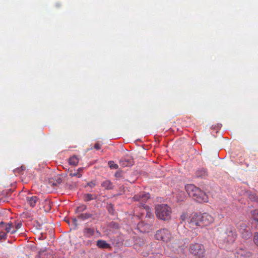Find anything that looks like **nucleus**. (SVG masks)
Here are the masks:
<instances>
[{"instance_id":"obj_1","label":"nucleus","mask_w":258,"mask_h":258,"mask_svg":"<svg viewBox=\"0 0 258 258\" xmlns=\"http://www.w3.org/2000/svg\"><path fill=\"white\" fill-rule=\"evenodd\" d=\"M149 198V194L148 193H146L145 192H140L139 194L135 195L134 197L133 198V199L135 201H138L140 202L139 206L140 208H143L147 210L146 218L147 219V220L150 223L145 224V226H146L147 228H149L151 226V224L154 220L153 214L149 211V207L145 205V203Z\"/></svg>"},{"instance_id":"obj_2","label":"nucleus","mask_w":258,"mask_h":258,"mask_svg":"<svg viewBox=\"0 0 258 258\" xmlns=\"http://www.w3.org/2000/svg\"><path fill=\"white\" fill-rule=\"evenodd\" d=\"M185 189L188 195L193 197L198 202H208V198L206 193L194 184H187L185 185Z\"/></svg>"},{"instance_id":"obj_3","label":"nucleus","mask_w":258,"mask_h":258,"mask_svg":"<svg viewBox=\"0 0 258 258\" xmlns=\"http://www.w3.org/2000/svg\"><path fill=\"white\" fill-rule=\"evenodd\" d=\"M171 209L166 204L158 205L155 208L156 216L161 220L167 221L171 218Z\"/></svg>"},{"instance_id":"obj_4","label":"nucleus","mask_w":258,"mask_h":258,"mask_svg":"<svg viewBox=\"0 0 258 258\" xmlns=\"http://www.w3.org/2000/svg\"><path fill=\"white\" fill-rule=\"evenodd\" d=\"M237 237L235 229L232 227H227L222 234L221 238L227 244L233 243Z\"/></svg>"},{"instance_id":"obj_5","label":"nucleus","mask_w":258,"mask_h":258,"mask_svg":"<svg viewBox=\"0 0 258 258\" xmlns=\"http://www.w3.org/2000/svg\"><path fill=\"white\" fill-rule=\"evenodd\" d=\"M155 238L158 240L168 243L172 239V236L170 231L166 228H163L156 231Z\"/></svg>"},{"instance_id":"obj_6","label":"nucleus","mask_w":258,"mask_h":258,"mask_svg":"<svg viewBox=\"0 0 258 258\" xmlns=\"http://www.w3.org/2000/svg\"><path fill=\"white\" fill-rule=\"evenodd\" d=\"M189 251L193 255L198 257H204L205 253L204 245L198 243L190 244Z\"/></svg>"},{"instance_id":"obj_7","label":"nucleus","mask_w":258,"mask_h":258,"mask_svg":"<svg viewBox=\"0 0 258 258\" xmlns=\"http://www.w3.org/2000/svg\"><path fill=\"white\" fill-rule=\"evenodd\" d=\"M188 224L190 228L196 229L198 227H201V223L200 213H194L187 220Z\"/></svg>"},{"instance_id":"obj_8","label":"nucleus","mask_w":258,"mask_h":258,"mask_svg":"<svg viewBox=\"0 0 258 258\" xmlns=\"http://www.w3.org/2000/svg\"><path fill=\"white\" fill-rule=\"evenodd\" d=\"M200 216L201 227L208 226L212 224L214 221L213 217L207 213H204L203 214L200 213Z\"/></svg>"},{"instance_id":"obj_9","label":"nucleus","mask_w":258,"mask_h":258,"mask_svg":"<svg viewBox=\"0 0 258 258\" xmlns=\"http://www.w3.org/2000/svg\"><path fill=\"white\" fill-rule=\"evenodd\" d=\"M239 231L243 238L247 239L251 236V233L249 228L245 224L242 223L240 225Z\"/></svg>"},{"instance_id":"obj_10","label":"nucleus","mask_w":258,"mask_h":258,"mask_svg":"<svg viewBox=\"0 0 258 258\" xmlns=\"http://www.w3.org/2000/svg\"><path fill=\"white\" fill-rule=\"evenodd\" d=\"M38 198L36 196H28L26 197V204L31 208H34L38 202Z\"/></svg>"},{"instance_id":"obj_11","label":"nucleus","mask_w":258,"mask_h":258,"mask_svg":"<svg viewBox=\"0 0 258 258\" xmlns=\"http://www.w3.org/2000/svg\"><path fill=\"white\" fill-rule=\"evenodd\" d=\"M62 182L61 178L59 177H56L55 179L51 178L48 181V184L53 187L54 188H56L59 184H60Z\"/></svg>"},{"instance_id":"obj_12","label":"nucleus","mask_w":258,"mask_h":258,"mask_svg":"<svg viewBox=\"0 0 258 258\" xmlns=\"http://www.w3.org/2000/svg\"><path fill=\"white\" fill-rule=\"evenodd\" d=\"M119 164L123 167L131 166L133 165V160L129 158H122L120 160Z\"/></svg>"},{"instance_id":"obj_13","label":"nucleus","mask_w":258,"mask_h":258,"mask_svg":"<svg viewBox=\"0 0 258 258\" xmlns=\"http://www.w3.org/2000/svg\"><path fill=\"white\" fill-rule=\"evenodd\" d=\"M84 170L83 167H80L77 169L76 171H75L74 172H73V171H71L70 173L69 174V176L71 177L76 176L78 178H80L82 176V173Z\"/></svg>"},{"instance_id":"obj_14","label":"nucleus","mask_w":258,"mask_h":258,"mask_svg":"<svg viewBox=\"0 0 258 258\" xmlns=\"http://www.w3.org/2000/svg\"><path fill=\"white\" fill-rule=\"evenodd\" d=\"M196 175L198 177L205 178L208 176V172L206 169L202 168L196 171Z\"/></svg>"},{"instance_id":"obj_15","label":"nucleus","mask_w":258,"mask_h":258,"mask_svg":"<svg viewBox=\"0 0 258 258\" xmlns=\"http://www.w3.org/2000/svg\"><path fill=\"white\" fill-rule=\"evenodd\" d=\"M94 234L93 228L87 227L83 230V235L86 238H89L92 236Z\"/></svg>"},{"instance_id":"obj_16","label":"nucleus","mask_w":258,"mask_h":258,"mask_svg":"<svg viewBox=\"0 0 258 258\" xmlns=\"http://www.w3.org/2000/svg\"><path fill=\"white\" fill-rule=\"evenodd\" d=\"M101 186L107 190L112 189L114 188L113 183L109 180H106L101 183Z\"/></svg>"},{"instance_id":"obj_17","label":"nucleus","mask_w":258,"mask_h":258,"mask_svg":"<svg viewBox=\"0 0 258 258\" xmlns=\"http://www.w3.org/2000/svg\"><path fill=\"white\" fill-rule=\"evenodd\" d=\"M97 245L101 248H108L110 247V245L103 240H98L97 241Z\"/></svg>"},{"instance_id":"obj_18","label":"nucleus","mask_w":258,"mask_h":258,"mask_svg":"<svg viewBox=\"0 0 258 258\" xmlns=\"http://www.w3.org/2000/svg\"><path fill=\"white\" fill-rule=\"evenodd\" d=\"M14 227L13 224L12 222H10L6 224L5 230L6 231V233H11V234H14L16 232V230L12 229V228Z\"/></svg>"},{"instance_id":"obj_19","label":"nucleus","mask_w":258,"mask_h":258,"mask_svg":"<svg viewBox=\"0 0 258 258\" xmlns=\"http://www.w3.org/2000/svg\"><path fill=\"white\" fill-rule=\"evenodd\" d=\"M43 204L44 210L46 212H49L51 209V202L49 200H46L45 201H44Z\"/></svg>"},{"instance_id":"obj_20","label":"nucleus","mask_w":258,"mask_h":258,"mask_svg":"<svg viewBox=\"0 0 258 258\" xmlns=\"http://www.w3.org/2000/svg\"><path fill=\"white\" fill-rule=\"evenodd\" d=\"M79 162V158L76 156H73L69 159V163L71 165L77 166Z\"/></svg>"},{"instance_id":"obj_21","label":"nucleus","mask_w":258,"mask_h":258,"mask_svg":"<svg viewBox=\"0 0 258 258\" xmlns=\"http://www.w3.org/2000/svg\"><path fill=\"white\" fill-rule=\"evenodd\" d=\"M78 218L83 220H85L89 218H93V214L90 213H82L78 215Z\"/></svg>"},{"instance_id":"obj_22","label":"nucleus","mask_w":258,"mask_h":258,"mask_svg":"<svg viewBox=\"0 0 258 258\" xmlns=\"http://www.w3.org/2000/svg\"><path fill=\"white\" fill-rule=\"evenodd\" d=\"M96 199V196L91 194H87L84 195V200L85 202H89Z\"/></svg>"},{"instance_id":"obj_23","label":"nucleus","mask_w":258,"mask_h":258,"mask_svg":"<svg viewBox=\"0 0 258 258\" xmlns=\"http://www.w3.org/2000/svg\"><path fill=\"white\" fill-rule=\"evenodd\" d=\"M7 195V192L6 191H2L0 192V201L5 202L7 201V198L6 195Z\"/></svg>"},{"instance_id":"obj_24","label":"nucleus","mask_w":258,"mask_h":258,"mask_svg":"<svg viewBox=\"0 0 258 258\" xmlns=\"http://www.w3.org/2000/svg\"><path fill=\"white\" fill-rule=\"evenodd\" d=\"M109 227L110 228L112 229V230H115L119 229L118 224L115 222H111L109 224Z\"/></svg>"},{"instance_id":"obj_25","label":"nucleus","mask_w":258,"mask_h":258,"mask_svg":"<svg viewBox=\"0 0 258 258\" xmlns=\"http://www.w3.org/2000/svg\"><path fill=\"white\" fill-rule=\"evenodd\" d=\"M108 165L109 166V167L111 168V169H117L118 168V165L115 163L114 161H110L108 162Z\"/></svg>"},{"instance_id":"obj_26","label":"nucleus","mask_w":258,"mask_h":258,"mask_svg":"<svg viewBox=\"0 0 258 258\" xmlns=\"http://www.w3.org/2000/svg\"><path fill=\"white\" fill-rule=\"evenodd\" d=\"M7 233L3 231H0V241L2 240H6L7 239Z\"/></svg>"},{"instance_id":"obj_27","label":"nucleus","mask_w":258,"mask_h":258,"mask_svg":"<svg viewBox=\"0 0 258 258\" xmlns=\"http://www.w3.org/2000/svg\"><path fill=\"white\" fill-rule=\"evenodd\" d=\"M188 217V214L187 213H183L180 216V220H181V223L184 221Z\"/></svg>"},{"instance_id":"obj_28","label":"nucleus","mask_w":258,"mask_h":258,"mask_svg":"<svg viewBox=\"0 0 258 258\" xmlns=\"http://www.w3.org/2000/svg\"><path fill=\"white\" fill-rule=\"evenodd\" d=\"M22 226V224L21 222L19 221L18 222H15L14 230H16V231H17L18 229H19L20 228H21Z\"/></svg>"},{"instance_id":"obj_29","label":"nucleus","mask_w":258,"mask_h":258,"mask_svg":"<svg viewBox=\"0 0 258 258\" xmlns=\"http://www.w3.org/2000/svg\"><path fill=\"white\" fill-rule=\"evenodd\" d=\"M253 241L254 243L258 246V232H255L254 233Z\"/></svg>"},{"instance_id":"obj_30","label":"nucleus","mask_w":258,"mask_h":258,"mask_svg":"<svg viewBox=\"0 0 258 258\" xmlns=\"http://www.w3.org/2000/svg\"><path fill=\"white\" fill-rule=\"evenodd\" d=\"M87 209V206L86 205H81L78 207V212H83Z\"/></svg>"},{"instance_id":"obj_31","label":"nucleus","mask_w":258,"mask_h":258,"mask_svg":"<svg viewBox=\"0 0 258 258\" xmlns=\"http://www.w3.org/2000/svg\"><path fill=\"white\" fill-rule=\"evenodd\" d=\"M87 185L89 186H90V187L93 188V187H94L95 186L96 183H95V182L94 181H91L88 182L87 183Z\"/></svg>"},{"instance_id":"obj_32","label":"nucleus","mask_w":258,"mask_h":258,"mask_svg":"<svg viewBox=\"0 0 258 258\" xmlns=\"http://www.w3.org/2000/svg\"><path fill=\"white\" fill-rule=\"evenodd\" d=\"M101 147V145L99 143H95V144L94 145V148L97 150L100 149Z\"/></svg>"},{"instance_id":"obj_33","label":"nucleus","mask_w":258,"mask_h":258,"mask_svg":"<svg viewBox=\"0 0 258 258\" xmlns=\"http://www.w3.org/2000/svg\"><path fill=\"white\" fill-rule=\"evenodd\" d=\"M72 222L73 223V224H74L75 227L77 226V225H78L77 220L76 218L72 219Z\"/></svg>"},{"instance_id":"obj_34","label":"nucleus","mask_w":258,"mask_h":258,"mask_svg":"<svg viewBox=\"0 0 258 258\" xmlns=\"http://www.w3.org/2000/svg\"><path fill=\"white\" fill-rule=\"evenodd\" d=\"M238 254H240L241 256H245V254L244 253V251L242 249H240L239 251L238 252Z\"/></svg>"},{"instance_id":"obj_35","label":"nucleus","mask_w":258,"mask_h":258,"mask_svg":"<svg viewBox=\"0 0 258 258\" xmlns=\"http://www.w3.org/2000/svg\"><path fill=\"white\" fill-rule=\"evenodd\" d=\"M144 223L143 222H140L138 225V226L139 228H141L142 227V226H144Z\"/></svg>"},{"instance_id":"obj_36","label":"nucleus","mask_w":258,"mask_h":258,"mask_svg":"<svg viewBox=\"0 0 258 258\" xmlns=\"http://www.w3.org/2000/svg\"><path fill=\"white\" fill-rule=\"evenodd\" d=\"M251 214L252 215H254V214H258V211L255 210L252 211H251Z\"/></svg>"},{"instance_id":"obj_37","label":"nucleus","mask_w":258,"mask_h":258,"mask_svg":"<svg viewBox=\"0 0 258 258\" xmlns=\"http://www.w3.org/2000/svg\"><path fill=\"white\" fill-rule=\"evenodd\" d=\"M120 173H119L118 172H116L115 173V177H120Z\"/></svg>"},{"instance_id":"obj_38","label":"nucleus","mask_w":258,"mask_h":258,"mask_svg":"<svg viewBox=\"0 0 258 258\" xmlns=\"http://www.w3.org/2000/svg\"><path fill=\"white\" fill-rule=\"evenodd\" d=\"M4 223L3 222H0V228L3 227Z\"/></svg>"},{"instance_id":"obj_39","label":"nucleus","mask_w":258,"mask_h":258,"mask_svg":"<svg viewBox=\"0 0 258 258\" xmlns=\"http://www.w3.org/2000/svg\"><path fill=\"white\" fill-rule=\"evenodd\" d=\"M253 220H254L255 222H257V223H258V219H256V218H254Z\"/></svg>"},{"instance_id":"obj_40","label":"nucleus","mask_w":258,"mask_h":258,"mask_svg":"<svg viewBox=\"0 0 258 258\" xmlns=\"http://www.w3.org/2000/svg\"><path fill=\"white\" fill-rule=\"evenodd\" d=\"M250 255V253L249 252H248V253H247V256H249Z\"/></svg>"}]
</instances>
